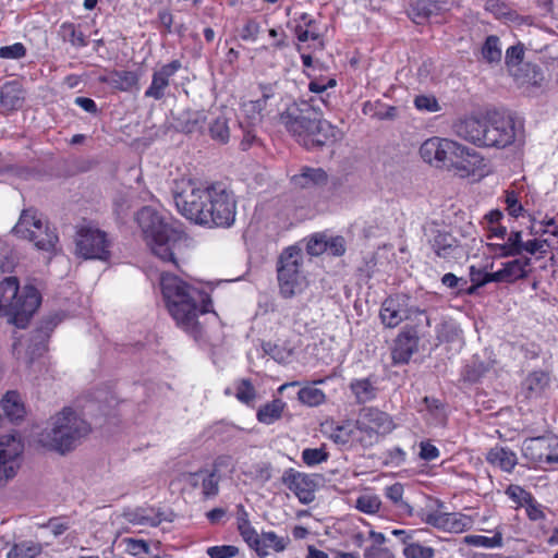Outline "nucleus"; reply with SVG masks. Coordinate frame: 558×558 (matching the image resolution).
<instances>
[{"label":"nucleus","mask_w":558,"mask_h":558,"mask_svg":"<svg viewBox=\"0 0 558 558\" xmlns=\"http://www.w3.org/2000/svg\"><path fill=\"white\" fill-rule=\"evenodd\" d=\"M194 481L197 478L202 480V490L205 497L216 496L219 492V477L216 474V471L208 470H199L193 473L191 477Z\"/></svg>","instance_id":"40"},{"label":"nucleus","mask_w":558,"mask_h":558,"mask_svg":"<svg viewBox=\"0 0 558 558\" xmlns=\"http://www.w3.org/2000/svg\"><path fill=\"white\" fill-rule=\"evenodd\" d=\"M206 120L203 111H186L181 120V130L185 133H193L199 130Z\"/></svg>","instance_id":"45"},{"label":"nucleus","mask_w":558,"mask_h":558,"mask_svg":"<svg viewBox=\"0 0 558 558\" xmlns=\"http://www.w3.org/2000/svg\"><path fill=\"white\" fill-rule=\"evenodd\" d=\"M482 58L488 63H498L501 60V46L497 36H488L482 47Z\"/></svg>","instance_id":"43"},{"label":"nucleus","mask_w":558,"mask_h":558,"mask_svg":"<svg viewBox=\"0 0 558 558\" xmlns=\"http://www.w3.org/2000/svg\"><path fill=\"white\" fill-rule=\"evenodd\" d=\"M557 445L555 438L539 436L527 438L523 441L522 452L523 456L535 463L544 462L547 453L551 447Z\"/></svg>","instance_id":"21"},{"label":"nucleus","mask_w":558,"mask_h":558,"mask_svg":"<svg viewBox=\"0 0 558 558\" xmlns=\"http://www.w3.org/2000/svg\"><path fill=\"white\" fill-rule=\"evenodd\" d=\"M483 146L485 147H506L510 145L515 137L514 122L511 117L493 111L485 116Z\"/></svg>","instance_id":"11"},{"label":"nucleus","mask_w":558,"mask_h":558,"mask_svg":"<svg viewBox=\"0 0 558 558\" xmlns=\"http://www.w3.org/2000/svg\"><path fill=\"white\" fill-rule=\"evenodd\" d=\"M13 232L29 242H33L35 247L46 252H52L59 241L54 229L50 228L48 223L37 215L35 210H24L13 228Z\"/></svg>","instance_id":"7"},{"label":"nucleus","mask_w":558,"mask_h":558,"mask_svg":"<svg viewBox=\"0 0 558 558\" xmlns=\"http://www.w3.org/2000/svg\"><path fill=\"white\" fill-rule=\"evenodd\" d=\"M506 204L507 210L509 211V215H511L512 217H518L523 210V207L518 199V195L513 191L507 192Z\"/></svg>","instance_id":"64"},{"label":"nucleus","mask_w":558,"mask_h":558,"mask_svg":"<svg viewBox=\"0 0 558 558\" xmlns=\"http://www.w3.org/2000/svg\"><path fill=\"white\" fill-rule=\"evenodd\" d=\"M207 554L210 558H232L239 554V548L233 545L213 546Z\"/></svg>","instance_id":"57"},{"label":"nucleus","mask_w":558,"mask_h":558,"mask_svg":"<svg viewBox=\"0 0 558 558\" xmlns=\"http://www.w3.org/2000/svg\"><path fill=\"white\" fill-rule=\"evenodd\" d=\"M238 531L244 542L254 549L255 545H257V541L259 539V535L256 530L251 525V522L245 523L242 522V524L238 525Z\"/></svg>","instance_id":"56"},{"label":"nucleus","mask_w":558,"mask_h":558,"mask_svg":"<svg viewBox=\"0 0 558 558\" xmlns=\"http://www.w3.org/2000/svg\"><path fill=\"white\" fill-rule=\"evenodd\" d=\"M484 168V159L464 146H462L461 154L454 155L448 167L449 170L460 178L482 177Z\"/></svg>","instance_id":"17"},{"label":"nucleus","mask_w":558,"mask_h":558,"mask_svg":"<svg viewBox=\"0 0 558 558\" xmlns=\"http://www.w3.org/2000/svg\"><path fill=\"white\" fill-rule=\"evenodd\" d=\"M260 33V25L254 20H247L240 32V36L245 41H255Z\"/></svg>","instance_id":"60"},{"label":"nucleus","mask_w":558,"mask_h":558,"mask_svg":"<svg viewBox=\"0 0 558 558\" xmlns=\"http://www.w3.org/2000/svg\"><path fill=\"white\" fill-rule=\"evenodd\" d=\"M328 459V453L324 448H306L302 451V460L308 466H314L325 462Z\"/></svg>","instance_id":"52"},{"label":"nucleus","mask_w":558,"mask_h":558,"mask_svg":"<svg viewBox=\"0 0 558 558\" xmlns=\"http://www.w3.org/2000/svg\"><path fill=\"white\" fill-rule=\"evenodd\" d=\"M424 315V311L411 306L409 298L402 294H397L387 298L379 312L381 323L388 328L399 326L403 320L412 319L414 316Z\"/></svg>","instance_id":"13"},{"label":"nucleus","mask_w":558,"mask_h":558,"mask_svg":"<svg viewBox=\"0 0 558 558\" xmlns=\"http://www.w3.org/2000/svg\"><path fill=\"white\" fill-rule=\"evenodd\" d=\"M41 553V546L32 541H24L13 545L9 550L8 558H36Z\"/></svg>","instance_id":"42"},{"label":"nucleus","mask_w":558,"mask_h":558,"mask_svg":"<svg viewBox=\"0 0 558 558\" xmlns=\"http://www.w3.org/2000/svg\"><path fill=\"white\" fill-rule=\"evenodd\" d=\"M263 350L280 364L289 363L294 354V347L290 342L263 344Z\"/></svg>","instance_id":"39"},{"label":"nucleus","mask_w":558,"mask_h":558,"mask_svg":"<svg viewBox=\"0 0 558 558\" xmlns=\"http://www.w3.org/2000/svg\"><path fill=\"white\" fill-rule=\"evenodd\" d=\"M236 204L232 193L221 185H211L210 201H208L202 226L230 227L235 220Z\"/></svg>","instance_id":"9"},{"label":"nucleus","mask_w":558,"mask_h":558,"mask_svg":"<svg viewBox=\"0 0 558 558\" xmlns=\"http://www.w3.org/2000/svg\"><path fill=\"white\" fill-rule=\"evenodd\" d=\"M111 242L105 231L82 227L75 238V252L85 259L107 260L110 256Z\"/></svg>","instance_id":"10"},{"label":"nucleus","mask_w":558,"mask_h":558,"mask_svg":"<svg viewBox=\"0 0 558 558\" xmlns=\"http://www.w3.org/2000/svg\"><path fill=\"white\" fill-rule=\"evenodd\" d=\"M298 399L307 407H318L326 401V395L315 385H306L299 390Z\"/></svg>","instance_id":"41"},{"label":"nucleus","mask_w":558,"mask_h":558,"mask_svg":"<svg viewBox=\"0 0 558 558\" xmlns=\"http://www.w3.org/2000/svg\"><path fill=\"white\" fill-rule=\"evenodd\" d=\"M432 247L440 258H458L460 255L458 240L448 232L437 231L432 240Z\"/></svg>","instance_id":"27"},{"label":"nucleus","mask_w":558,"mask_h":558,"mask_svg":"<svg viewBox=\"0 0 558 558\" xmlns=\"http://www.w3.org/2000/svg\"><path fill=\"white\" fill-rule=\"evenodd\" d=\"M303 262L302 250L295 245L287 247L279 257L278 270L300 271Z\"/></svg>","instance_id":"36"},{"label":"nucleus","mask_w":558,"mask_h":558,"mask_svg":"<svg viewBox=\"0 0 558 558\" xmlns=\"http://www.w3.org/2000/svg\"><path fill=\"white\" fill-rule=\"evenodd\" d=\"M136 221L151 253L160 260L178 265V257L186 246L184 232L151 207H143Z\"/></svg>","instance_id":"3"},{"label":"nucleus","mask_w":558,"mask_h":558,"mask_svg":"<svg viewBox=\"0 0 558 558\" xmlns=\"http://www.w3.org/2000/svg\"><path fill=\"white\" fill-rule=\"evenodd\" d=\"M272 97L271 87L262 86V97L256 100H247L242 104L241 110L248 126H255L263 119V111L267 100Z\"/></svg>","instance_id":"23"},{"label":"nucleus","mask_w":558,"mask_h":558,"mask_svg":"<svg viewBox=\"0 0 558 558\" xmlns=\"http://www.w3.org/2000/svg\"><path fill=\"white\" fill-rule=\"evenodd\" d=\"M289 543V536H279L272 531L263 532L259 535V539L257 541V545H255L254 550L259 557L264 558L269 555L270 550L275 553L283 551Z\"/></svg>","instance_id":"25"},{"label":"nucleus","mask_w":558,"mask_h":558,"mask_svg":"<svg viewBox=\"0 0 558 558\" xmlns=\"http://www.w3.org/2000/svg\"><path fill=\"white\" fill-rule=\"evenodd\" d=\"M373 378H357L350 383V389L357 403H366L375 399L377 388Z\"/></svg>","instance_id":"31"},{"label":"nucleus","mask_w":558,"mask_h":558,"mask_svg":"<svg viewBox=\"0 0 558 558\" xmlns=\"http://www.w3.org/2000/svg\"><path fill=\"white\" fill-rule=\"evenodd\" d=\"M128 522L135 525L157 526L165 518L162 513L154 508H137L124 513Z\"/></svg>","instance_id":"28"},{"label":"nucleus","mask_w":558,"mask_h":558,"mask_svg":"<svg viewBox=\"0 0 558 558\" xmlns=\"http://www.w3.org/2000/svg\"><path fill=\"white\" fill-rule=\"evenodd\" d=\"M396 425L392 417L376 408H364L355 422V438L364 447H371L391 433Z\"/></svg>","instance_id":"8"},{"label":"nucleus","mask_w":558,"mask_h":558,"mask_svg":"<svg viewBox=\"0 0 558 558\" xmlns=\"http://www.w3.org/2000/svg\"><path fill=\"white\" fill-rule=\"evenodd\" d=\"M464 543L471 546L492 548L501 545V536L487 537L483 535H466Z\"/></svg>","instance_id":"51"},{"label":"nucleus","mask_w":558,"mask_h":558,"mask_svg":"<svg viewBox=\"0 0 558 558\" xmlns=\"http://www.w3.org/2000/svg\"><path fill=\"white\" fill-rule=\"evenodd\" d=\"M531 258H515L504 264L500 269L505 282L525 278L530 271Z\"/></svg>","instance_id":"29"},{"label":"nucleus","mask_w":558,"mask_h":558,"mask_svg":"<svg viewBox=\"0 0 558 558\" xmlns=\"http://www.w3.org/2000/svg\"><path fill=\"white\" fill-rule=\"evenodd\" d=\"M278 281L280 293L284 298H291L301 286V274L300 271L278 270Z\"/></svg>","instance_id":"38"},{"label":"nucleus","mask_w":558,"mask_h":558,"mask_svg":"<svg viewBox=\"0 0 558 558\" xmlns=\"http://www.w3.org/2000/svg\"><path fill=\"white\" fill-rule=\"evenodd\" d=\"M355 425L353 426L351 423H345L343 425H339L335 428L331 437L338 444H347L351 439H355Z\"/></svg>","instance_id":"54"},{"label":"nucleus","mask_w":558,"mask_h":558,"mask_svg":"<svg viewBox=\"0 0 558 558\" xmlns=\"http://www.w3.org/2000/svg\"><path fill=\"white\" fill-rule=\"evenodd\" d=\"M314 102V99L311 100ZM280 122L299 144L307 149L322 147L342 138V132L323 118L319 107L302 102L280 114Z\"/></svg>","instance_id":"2"},{"label":"nucleus","mask_w":558,"mask_h":558,"mask_svg":"<svg viewBox=\"0 0 558 558\" xmlns=\"http://www.w3.org/2000/svg\"><path fill=\"white\" fill-rule=\"evenodd\" d=\"M23 444L14 434L0 436V483L16 475L20 468L19 458L23 452Z\"/></svg>","instance_id":"14"},{"label":"nucleus","mask_w":558,"mask_h":558,"mask_svg":"<svg viewBox=\"0 0 558 558\" xmlns=\"http://www.w3.org/2000/svg\"><path fill=\"white\" fill-rule=\"evenodd\" d=\"M26 54V48L21 43L11 46L0 47V58L2 59H21Z\"/></svg>","instance_id":"58"},{"label":"nucleus","mask_w":558,"mask_h":558,"mask_svg":"<svg viewBox=\"0 0 558 558\" xmlns=\"http://www.w3.org/2000/svg\"><path fill=\"white\" fill-rule=\"evenodd\" d=\"M102 82L122 92L131 90L138 83V75L133 71H113Z\"/></svg>","instance_id":"32"},{"label":"nucleus","mask_w":558,"mask_h":558,"mask_svg":"<svg viewBox=\"0 0 558 558\" xmlns=\"http://www.w3.org/2000/svg\"><path fill=\"white\" fill-rule=\"evenodd\" d=\"M235 397L245 404H250L255 400L256 391L250 379H241L236 383Z\"/></svg>","instance_id":"50"},{"label":"nucleus","mask_w":558,"mask_h":558,"mask_svg":"<svg viewBox=\"0 0 558 558\" xmlns=\"http://www.w3.org/2000/svg\"><path fill=\"white\" fill-rule=\"evenodd\" d=\"M41 298L38 290L26 286L19 292V281L15 277H8L0 282V310L12 316V323L24 328L40 305Z\"/></svg>","instance_id":"5"},{"label":"nucleus","mask_w":558,"mask_h":558,"mask_svg":"<svg viewBox=\"0 0 558 558\" xmlns=\"http://www.w3.org/2000/svg\"><path fill=\"white\" fill-rule=\"evenodd\" d=\"M160 286L168 312L178 327L195 339L201 337L203 325L199 316L213 308L209 294L171 274L161 276Z\"/></svg>","instance_id":"1"},{"label":"nucleus","mask_w":558,"mask_h":558,"mask_svg":"<svg viewBox=\"0 0 558 558\" xmlns=\"http://www.w3.org/2000/svg\"><path fill=\"white\" fill-rule=\"evenodd\" d=\"M414 106L420 111L437 112L441 109L438 100L433 95H417L414 98Z\"/></svg>","instance_id":"53"},{"label":"nucleus","mask_w":558,"mask_h":558,"mask_svg":"<svg viewBox=\"0 0 558 558\" xmlns=\"http://www.w3.org/2000/svg\"><path fill=\"white\" fill-rule=\"evenodd\" d=\"M548 374L544 372H533L525 378L523 388L526 390L527 398H534L541 396L548 387Z\"/></svg>","instance_id":"35"},{"label":"nucleus","mask_w":558,"mask_h":558,"mask_svg":"<svg viewBox=\"0 0 558 558\" xmlns=\"http://www.w3.org/2000/svg\"><path fill=\"white\" fill-rule=\"evenodd\" d=\"M90 432L89 424L71 409H63L50 418V424L38 435V442L64 454L73 450Z\"/></svg>","instance_id":"4"},{"label":"nucleus","mask_w":558,"mask_h":558,"mask_svg":"<svg viewBox=\"0 0 558 558\" xmlns=\"http://www.w3.org/2000/svg\"><path fill=\"white\" fill-rule=\"evenodd\" d=\"M296 186L308 187L311 185L324 184L327 181L326 172L320 168L304 167L300 174L292 177Z\"/></svg>","instance_id":"34"},{"label":"nucleus","mask_w":558,"mask_h":558,"mask_svg":"<svg viewBox=\"0 0 558 558\" xmlns=\"http://www.w3.org/2000/svg\"><path fill=\"white\" fill-rule=\"evenodd\" d=\"M210 191L211 185H204L190 179L175 181L172 192L179 213L194 223L202 225L210 201Z\"/></svg>","instance_id":"6"},{"label":"nucleus","mask_w":558,"mask_h":558,"mask_svg":"<svg viewBox=\"0 0 558 558\" xmlns=\"http://www.w3.org/2000/svg\"><path fill=\"white\" fill-rule=\"evenodd\" d=\"M0 407L12 422L22 420L25 415L24 404L16 391H8L0 400Z\"/></svg>","instance_id":"30"},{"label":"nucleus","mask_w":558,"mask_h":558,"mask_svg":"<svg viewBox=\"0 0 558 558\" xmlns=\"http://www.w3.org/2000/svg\"><path fill=\"white\" fill-rule=\"evenodd\" d=\"M417 348V338L411 331L401 332L395 342L392 360L396 364L408 363Z\"/></svg>","instance_id":"26"},{"label":"nucleus","mask_w":558,"mask_h":558,"mask_svg":"<svg viewBox=\"0 0 558 558\" xmlns=\"http://www.w3.org/2000/svg\"><path fill=\"white\" fill-rule=\"evenodd\" d=\"M380 506L381 501L379 497L374 494H363L357 497L355 501L356 509L367 514L377 513L380 509Z\"/></svg>","instance_id":"47"},{"label":"nucleus","mask_w":558,"mask_h":558,"mask_svg":"<svg viewBox=\"0 0 558 558\" xmlns=\"http://www.w3.org/2000/svg\"><path fill=\"white\" fill-rule=\"evenodd\" d=\"M63 40L69 41L73 47L81 48L87 45L84 34L74 24L65 23L60 29Z\"/></svg>","instance_id":"46"},{"label":"nucleus","mask_w":558,"mask_h":558,"mask_svg":"<svg viewBox=\"0 0 558 558\" xmlns=\"http://www.w3.org/2000/svg\"><path fill=\"white\" fill-rule=\"evenodd\" d=\"M306 251L312 256H318L327 252L326 236L322 234H315L312 236L306 244Z\"/></svg>","instance_id":"55"},{"label":"nucleus","mask_w":558,"mask_h":558,"mask_svg":"<svg viewBox=\"0 0 558 558\" xmlns=\"http://www.w3.org/2000/svg\"><path fill=\"white\" fill-rule=\"evenodd\" d=\"M424 521L438 530L449 533H462L469 531L474 524V520L470 515L440 511L426 513Z\"/></svg>","instance_id":"16"},{"label":"nucleus","mask_w":558,"mask_h":558,"mask_svg":"<svg viewBox=\"0 0 558 558\" xmlns=\"http://www.w3.org/2000/svg\"><path fill=\"white\" fill-rule=\"evenodd\" d=\"M524 57V46L518 44L506 50V64L513 76H518L517 66L522 62Z\"/></svg>","instance_id":"49"},{"label":"nucleus","mask_w":558,"mask_h":558,"mask_svg":"<svg viewBox=\"0 0 558 558\" xmlns=\"http://www.w3.org/2000/svg\"><path fill=\"white\" fill-rule=\"evenodd\" d=\"M522 232L521 231H511L507 232V240L502 243H488V251L496 257H509V256H518L522 254Z\"/></svg>","instance_id":"24"},{"label":"nucleus","mask_w":558,"mask_h":558,"mask_svg":"<svg viewBox=\"0 0 558 558\" xmlns=\"http://www.w3.org/2000/svg\"><path fill=\"white\" fill-rule=\"evenodd\" d=\"M526 514L532 521L545 520L546 515L543 507L537 504L533 498H530L525 507Z\"/></svg>","instance_id":"62"},{"label":"nucleus","mask_w":558,"mask_h":558,"mask_svg":"<svg viewBox=\"0 0 558 558\" xmlns=\"http://www.w3.org/2000/svg\"><path fill=\"white\" fill-rule=\"evenodd\" d=\"M405 545L403 548V555L407 558H433L435 550L432 547L423 546L420 543L407 542L403 539Z\"/></svg>","instance_id":"48"},{"label":"nucleus","mask_w":558,"mask_h":558,"mask_svg":"<svg viewBox=\"0 0 558 558\" xmlns=\"http://www.w3.org/2000/svg\"><path fill=\"white\" fill-rule=\"evenodd\" d=\"M439 457V450L430 441L420 442V458L426 461L435 460Z\"/></svg>","instance_id":"63"},{"label":"nucleus","mask_w":558,"mask_h":558,"mask_svg":"<svg viewBox=\"0 0 558 558\" xmlns=\"http://www.w3.org/2000/svg\"><path fill=\"white\" fill-rule=\"evenodd\" d=\"M485 8L498 19L509 17L511 15L508 7L498 0H488L485 4Z\"/></svg>","instance_id":"61"},{"label":"nucleus","mask_w":558,"mask_h":558,"mask_svg":"<svg viewBox=\"0 0 558 558\" xmlns=\"http://www.w3.org/2000/svg\"><path fill=\"white\" fill-rule=\"evenodd\" d=\"M487 461L506 472H511L517 465L518 459L513 451L502 447H495L487 453Z\"/></svg>","instance_id":"33"},{"label":"nucleus","mask_w":558,"mask_h":558,"mask_svg":"<svg viewBox=\"0 0 558 558\" xmlns=\"http://www.w3.org/2000/svg\"><path fill=\"white\" fill-rule=\"evenodd\" d=\"M25 92L19 81H8L0 85V110L15 111L22 108Z\"/></svg>","instance_id":"20"},{"label":"nucleus","mask_w":558,"mask_h":558,"mask_svg":"<svg viewBox=\"0 0 558 558\" xmlns=\"http://www.w3.org/2000/svg\"><path fill=\"white\" fill-rule=\"evenodd\" d=\"M446 10V3L435 0H418L409 11V16L416 24H423L433 17L440 15Z\"/></svg>","instance_id":"22"},{"label":"nucleus","mask_w":558,"mask_h":558,"mask_svg":"<svg viewBox=\"0 0 558 558\" xmlns=\"http://www.w3.org/2000/svg\"><path fill=\"white\" fill-rule=\"evenodd\" d=\"M182 64L179 60H173L154 71L151 84L146 89L145 96L156 100L165 96V90L170 84V78L181 69Z\"/></svg>","instance_id":"19"},{"label":"nucleus","mask_w":558,"mask_h":558,"mask_svg":"<svg viewBox=\"0 0 558 558\" xmlns=\"http://www.w3.org/2000/svg\"><path fill=\"white\" fill-rule=\"evenodd\" d=\"M462 145L456 141L441 137H430L420 147L423 160L435 167H449L456 154H461Z\"/></svg>","instance_id":"12"},{"label":"nucleus","mask_w":558,"mask_h":558,"mask_svg":"<svg viewBox=\"0 0 558 558\" xmlns=\"http://www.w3.org/2000/svg\"><path fill=\"white\" fill-rule=\"evenodd\" d=\"M281 481L301 504L308 505L314 501L316 482L311 475L288 469L283 472Z\"/></svg>","instance_id":"15"},{"label":"nucleus","mask_w":558,"mask_h":558,"mask_svg":"<svg viewBox=\"0 0 558 558\" xmlns=\"http://www.w3.org/2000/svg\"><path fill=\"white\" fill-rule=\"evenodd\" d=\"M284 407L286 403L281 399H275L257 411V420L263 424L270 425L281 418Z\"/></svg>","instance_id":"37"},{"label":"nucleus","mask_w":558,"mask_h":558,"mask_svg":"<svg viewBox=\"0 0 558 558\" xmlns=\"http://www.w3.org/2000/svg\"><path fill=\"white\" fill-rule=\"evenodd\" d=\"M209 133L213 140L227 143L230 137L228 118L225 114L218 116L209 125Z\"/></svg>","instance_id":"44"},{"label":"nucleus","mask_w":558,"mask_h":558,"mask_svg":"<svg viewBox=\"0 0 558 558\" xmlns=\"http://www.w3.org/2000/svg\"><path fill=\"white\" fill-rule=\"evenodd\" d=\"M484 124L485 116L483 118L464 117L458 119L452 124V132L461 140H464L476 146H483V136L485 131Z\"/></svg>","instance_id":"18"},{"label":"nucleus","mask_w":558,"mask_h":558,"mask_svg":"<svg viewBox=\"0 0 558 558\" xmlns=\"http://www.w3.org/2000/svg\"><path fill=\"white\" fill-rule=\"evenodd\" d=\"M126 551L133 556L142 557L149 553V545L143 539L125 538Z\"/></svg>","instance_id":"59"}]
</instances>
